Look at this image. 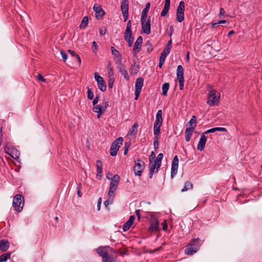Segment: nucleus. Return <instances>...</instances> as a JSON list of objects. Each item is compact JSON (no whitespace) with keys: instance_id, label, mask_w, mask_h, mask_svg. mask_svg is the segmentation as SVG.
<instances>
[{"instance_id":"f257e3e1","label":"nucleus","mask_w":262,"mask_h":262,"mask_svg":"<svg viewBox=\"0 0 262 262\" xmlns=\"http://www.w3.org/2000/svg\"><path fill=\"white\" fill-rule=\"evenodd\" d=\"M201 245V240L199 238H193L190 243L186 246L185 253L188 255H193L199 250Z\"/></svg>"},{"instance_id":"f03ea898","label":"nucleus","mask_w":262,"mask_h":262,"mask_svg":"<svg viewBox=\"0 0 262 262\" xmlns=\"http://www.w3.org/2000/svg\"><path fill=\"white\" fill-rule=\"evenodd\" d=\"M207 89L209 91L207 99V104L211 106H214L219 102L220 94L216 90L213 89L210 85H208Z\"/></svg>"},{"instance_id":"7ed1b4c3","label":"nucleus","mask_w":262,"mask_h":262,"mask_svg":"<svg viewBox=\"0 0 262 262\" xmlns=\"http://www.w3.org/2000/svg\"><path fill=\"white\" fill-rule=\"evenodd\" d=\"M120 180V176L117 174H115L113 177L112 179L111 180V181L108 192V196L109 198L114 196V193L118 188Z\"/></svg>"},{"instance_id":"20e7f679","label":"nucleus","mask_w":262,"mask_h":262,"mask_svg":"<svg viewBox=\"0 0 262 262\" xmlns=\"http://www.w3.org/2000/svg\"><path fill=\"white\" fill-rule=\"evenodd\" d=\"M163 158V155L162 153L159 154L156 160L154 161V164H149V177L151 179L152 177L153 174L155 172V169L156 171L160 168L161 165V161Z\"/></svg>"},{"instance_id":"39448f33","label":"nucleus","mask_w":262,"mask_h":262,"mask_svg":"<svg viewBox=\"0 0 262 262\" xmlns=\"http://www.w3.org/2000/svg\"><path fill=\"white\" fill-rule=\"evenodd\" d=\"M24 204V196L21 194H16L13 199L12 205L15 211L19 212L22 210Z\"/></svg>"},{"instance_id":"423d86ee","label":"nucleus","mask_w":262,"mask_h":262,"mask_svg":"<svg viewBox=\"0 0 262 262\" xmlns=\"http://www.w3.org/2000/svg\"><path fill=\"white\" fill-rule=\"evenodd\" d=\"M162 110H159L156 115V118L154 127V133L156 136L160 135V127L162 124Z\"/></svg>"},{"instance_id":"0eeeda50","label":"nucleus","mask_w":262,"mask_h":262,"mask_svg":"<svg viewBox=\"0 0 262 262\" xmlns=\"http://www.w3.org/2000/svg\"><path fill=\"white\" fill-rule=\"evenodd\" d=\"M124 37L125 40L128 42V46L132 47L134 39L132 32V23L130 20L127 23Z\"/></svg>"},{"instance_id":"6e6552de","label":"nucleus","mask_w":262,"mask_h":262,"mask_svg":"<svg viewBox=\"0 0 262 262\" xmlns=\"http://www.w3.org/2000/svg\"><path fill=\"white\" fill-rule=\"evenodd\" d=\"M123 138L119 137L116 139L111 145L110 149V154L112 156H115L117 154V152L121 145L122 144Z\"/></svg>"},{"instance_id":"1a4fd4ad","label":"nucleus","mask_w":262,"mask_h":262,"mask_svg":"<svg viewBox=\"0 0 262 262\" xmlns=\"http://www.w3.org/2000/svg\"><path fill=\"white\" fill-rule=\"evenodd\" d=\"M185 3L182 1L179 3V5L177 9V20L178 22L181 23L184 19Z\"/></svg>"},{"instance_id":"9d476101","label":"nucleus","mask_w":262,"mask_h":262,"mask_svg":"<svg viewBox=\"0 0 262 262\" xmlns=\"http://www.w3.org/2000/svg\"><path fill=\"white\" fill-rule=\"evenodd\" d=\"M145 168L144 162L139 159L135 162V165L134 167V171L135 175L141 176Z\"/></svg>"},{"instance_id":"9b49d317","label":"nucleus","mask_w":262,"mask_h":262,"mask_svg":"<svg viewBox=\"0 0 262 262\" xmlns=\"http://www.w3.org/2000/svg\"><path fill=\"white\" fill-rule=\"evenodd\" d=\"M144 80L142 77H139L136 79L135 84V98L136 100H137L139 98V95L141 93V89L143 85Z\"/></svg>"},{"instance_id":"f8f14e48","label":"nucleus","mask_w":262,"mask_h":262,"mask_svg":"<svg viewBox=\"0 0 262 262\" xmlns=\"http://www.w3.org/2000/svg\"><path fill=\"white\" fill-rule=\"evenodd\" d=\"M141 23L142 32L146 34H149L151 32L150 16H149L148 20L147 21L146 18H141Z\"/></svg>"},{"instance_id":"ddd939ff","label":"nucleus","mask_w":262,"mask_h":262,"mask_svg":"<svg viewBox=\"0 0 262 262\" xmlns=\"http://www.w3.org/2000/svg\"><path fill=\"white\" fill-rule=\"evenodd\" d=\"M95 79L97 81L98 88L102 92H105L106 90V86L103 78L98 75L97 73L94 74Z\"/></svg>"},{"instance_id":"4468645a","label":"nucleus","mask_w":262,"mask_h":262,"mask_svg":"<svg viewBox=\"0 0 262 262\" xmlns=\"http://www.w3.org/2000/svg\"><path fill=\"white\" fill-rule=\"evenodd\" d=\"M179 159L177 156H175L172 162L171 169V178L172 179L177 174L178 168Z\"/></svg>"},{"instance_id":"2eb2a0df","label":"nucleus","mask_w":262,"mask_h":262,"mask_svg":"<svg viewBox=\"0 0 262 262\" xmlns=\"http://www.w3.org/2000/svg\"><path fill=\"white\" fill-rule=\"evenodd\" d=\"M159 223L156 218L153 219L150 221V226L148 230L151 232H156L159 230Z\"/></svg>"},{"instance_id":"dca6fc26","label":"nucleus","mask_w":262,"mask_h":262,"mask_svg":"<svg viewBox=\"0 0 262 262\" xmlns=\"http://www.w3.org/2000/svg\"><path fill=\"white\" fill-rule=\"evenodd\" d=\"M206 141L207 137L205 135V133H203L201 135V138L199 140L197 149L200 151H202L205 148Z\"/></svg>"},{"instance_id":"f3484780","label":"nucleus","mask_w":262,"mask_h":262,"mask_svg":"<svg viewBox=\"0 0 262 262\" xmlns=\"http://www.w3.org/2000/svg\"><path fill=\"white\" fill-rule=\"evenodd\" d=\"M93 9L95 12L96 17L98 19H100L105 14L103 10L99 6L95 5L93 7Z\"/></svg>"},{"instance_id":"a211bd4d","label":"nucleus","mask_w":262,"mask_h":262,"mask_svg":"<svg viewBox=\"0 0 262 262\" xmlns=\"http://www.w3.org/2000/svg\"><path fill=\"white\" fill-rule=\"evenodd\" d=\"M118 69L119 72L121 73V74L124 76V78L126 80H129V76L128 75L127 71L125 67L120 61L118 64Z\"/></svg>"},{"instance_id":"6ab92c4d","label":"nucleus","mask_w":262,"mask_h":262,"mask_svg":"<svg viewBox=\"0 0 262 262\" xmlns=\"http://www.w3.org/2000/svg\"><path fill=\"white\" fill-rule=\"evenodd\" d=\"M135 217L134 215H131L129 216V220L124 224L123 227V230L124 231H126L130 228L133 225Z\"/></svg>"},{"instance_id":"aec40b11","label":"nucleus","mask_w":262,"mask_h":262,"mask_svg":"<svg viewBox=\"0 0 262 262\" xmlns=\"http://www.w3.org/2000/svg\"><path fill=\"white\" fill-rule=\"evenodd\" d=\"M5 151L6 154L10 155L11 157L13 158L14 159H16L17 157H18L17 156L16 153L18 152V151L16 149H11L10 148L8 145H6L5 147Z\"/></svg>"},{"instance_id":"412c9836","label":"nucleus","mask_w":262,"mask_h":262,"mask_svg":"<svg viewBox=\"0 0 262 262\" xmlns=\"http://www.w3.org/2000/svg\"><path fill=\"white\" fill-rule=\"evenodd\" d=\"M10 243L5 239L0 241V251L3 252L6 251L9 248Z\"/></svg>"},{"instance_id":"4be33fe9","label":"nucleus","mask_w":262,"mask_h":262,"mask_svg":"<svg viewBox=\"0 0 262 262\" xmlns=\"http://www.w3.org/2000/svg\"><path fill=\"white\" fill-rule=\"evenodd\" d=\"M177 77L178 80L184 79V69L181 65H179L177 69Z\"/></svg>"},{"instance_id":"5701e85b","label":"nucleus","mask_w":262,"mask_h":262,"mask_svg":"<svg viewBox=\"0 0 262 262\" xmlns=\"http://www.w3.org/2000/svg\"><path fill=\"white\" fill-rule=\"evenodd\" d=\"M170 4V0H165L164 8L161 13V16H164L167 14L169 10Z\"/></svg>"},{"instance_id":"b1692460","label":"nucleus","mask_w":262,"mask_h":262,"mask_svg":"<svg viewBox=\"0 0 262 262\" xmlns=\"http://www.w3.org/2000/svg\"><path fill=\"white\" fill-rule=\"evenodd\" d=\"M93 111L97 113V118H100L102 114L104 112L103 110L102 106L100 105H97L95 106L93 108Z\"/></svg>"},{"instance_id":"393cba45","label":"nucleus","mask_w":262,"mask_h":262,"mask_svg":"<svg viewBox=\"0 0 262 262\" xmlns=\"http://www.w3.org/2000/svg\"><path fill=\"white\" fill-rule=\"evenodd\" d=\"M107 248H109V247H99L96 249V252L99 255L101 256L102 258L104 256H106L107 254H108L106 251Z\"/></svg>"},{"instance_id":"a878e982","label":"nucleus","mask_w":262,"mask_h":262,"mask_svg":"<svg viewBox=\"0 0 262 262\" xmlns=\"http://www.w3.org/2000/svg\"><path fill=\"white\" fill-rule=\"evenodd\" d=\"M97 165V177L98 179H100L101 178V173L102 172V163L100 160H97L96 161Z\"/></svg>"},{"instance_id":"bb28decb","label":"nucleus","mask_w":262,"mask_h":262,"mask_svg":"<svg viewBox=\"0 0 262 262\" xmlns=\"http://www.w3.org/2000/svg\"><path fill=\"white\" fill-rule=\"evenodd\" d=\"M121 9L122 13L128 12V0H122Z\"/></svg>"},{"instance_id":"cd10ccee","label":"nucleus","mask_w":262,"mask_h":262,"mask_svg":"<svg viewBox=\"0 0 262 262\" xmlns=\"http://www.w3.org/2000/svg\"><path fill=\"white\" fill-rule=\"evenodd\" d=\"M150 4L149 3H146L145 7L142 11L141 18L142 19L147 18V13L149 11Z\"/></svg>"},{"instance_id":"c85d7f7f","label":"nucleus","mask_w":262,"mask_h":262,"mask_svg":"<svg viewBox=\"0 0 262 262\" xmlns=\"http://www.w3.org/2000/svg\"><path fill=\"white\" fill-rule=\"evenodd\" d=\"M141 44L140 42H138L136 41L134 43V46L133 49V52L134 53V56H135L138 53H139L141 49Z\"/></svg>"},{"instance_id":"c756f323","label":"nucleus","mask_w":262,"mask_h":262,"mask_svg":"<svg viewBox=\"0 0 262 262\" xmlns=\"http://www.w3.org/2000/svg\"><path fill=\"white\" fill-rule=\"evenodd\" d=\"M138 127V123H135L129 130L128 134L129 135H131V136L136 135L137 133Z\"/></svg>"},{"instance_id":"7c9ffc66","label":"nucleus","mask_w":262,"mask_h":262,"mask_svg":"<svg viewBox=\"0 0 262 262\" xmlns=\"http://www.w3.org/2000/svg\"><path fill=\"white\" fill-rule=\"evenodd\" d=\"M11 252H7L2 254L0 256V262L6 261L8 259L10 258Z\"/></svg>"},{"instance_id":"2f4dec72","label":"nucleus","mask_w":262,"mask_h":262,"mask_svg":"<svg viewBox=\"0 0 262 262\" xmlns=\"http://www.w3.org/2000/svg\"><path fill=\"white\" fill-rule=\"evenodd\" d=\"M169 88V83H165L163 84L162 89V94L166 96L167 95V91Z\"/></svg>"},{"instance_id":"473e14b6","label":"nucleus","mask_w":262,"mask_h":262,"mask_svg":"<svg viewBox=\"0 0 262 262\" xmlns=\"http://www.w3.org/2000/svg\"><path fill=\"white\" fill-rule=\"evenodd\" d=\"M193 188V185L190 182L187 181L185 183L184 188L181 190L182 192H184L187 190L191 189Z\"/></svg>"},{"instance_id":"72a5a7b5","label":"nucleus","mask_w":262,"mask_h":262,"mask_svg":"<svg viewBox=\"0 0 262 262\" xmlns=\"http://www.w3.org/2000/svg\"><path fill=\"white\" fill-rule=\"evenodd\" d=\"M88 21H89L88 17L84 16L81 21V24L80 25V28L81 29H82V28H84L85 27H86V26L88 25Z\"/></svg>"},{"instance_id":"f704fd0d","label":"nucleus","mask_w":262,"mask_h":262,"mask_svg":"<svg viewBox=\"0 0 262 262\" xmlns=\"http://www.w3.org/2000/svg\"><path fill=\"white\" fill-rule=\"evenodd\" d=\"M196 118L195 116H193L191 119L189 120L188 124L190 126L196 127Z\"/></svg>"},{"instance_id":"c9c22d12","label":"nucleus","mask_w":262,"mask_h":262,"mask_svg":"<svg viewBox=\"0 0 262 262\" xmlns=\"http://www.w3.org/2000/svg\"><path fill=\"white\" fill-rule=\"evenodd\" d=\"M107 70L108 77H113L114 76V72L113 68L112 67L111 63L110 62H109L107 64Z\"/></svg>"},{"instance_id":"e433bc0d","label":"nucleus","mask_w":262,"mask_h":262,"mask_svg":"<svg viewBox=\"0 0 262 262\" xmlns=\"http://www.w3.org/2000/svg\"><path fill=\"white\" fill-rule=\"evenodd\" d=\"M111 51L113 55L116 56V57H121V55H120L119 52L115 49L114 47H111Z\"/></svg>"},{"instance_id":"4c0bfd02","label":"nucleus","mask_w":262,"mask_h":262,"mask_svg":"<svg viewBox=\"0 0 262 262\" xmlns=\"http://www.w3.org/2000/svg\"><path fill=\"white\" fill-rule=\"evenodd\" d=\"M170 51V50L167 51L166 49H164L163 51L161 53L160 58L161 59H164V60H165L167 55L169 53Z\"/></svg>"},{"instance_id":"58836bf2","label":"nucleus","mask_w":262,"mask_h":262,"mask_svg":"<svg viewBox=\"0 0 262 262\" xmlns=\"http://www.w3.org/2000/svg\"><path fill=\"white\" fill-rule=\"evenodd\" d=\"M102 262H112V257L108 254L102 257Z\"/></svg>"},{"instance_id":"ea45409f","label":"nucleus","mask_w":262,"mask_h":262,"mask_svg":"<svg viewBox=\"0 0 262 262\" xmlns=\"http://www.w3.org/2000/svg\"><path fill=\"white\" fill-rule=\"evenodd\" d=\"M155 152H154V151H152L151 152V154L149 156V164H154L153 161H155Z\"/></svg>"},{"instance_id":"a19ab883","label":"nucleus","mask_w":262,"mask_h":262,"mask_svg":"<svg viewBox=\"0 0 262 262\" xmlns=\"http://www.w3.org/2000/svg\"><path fill=\"white\" fill-rule=\"evenodd\" d=\"M108 85L109 88H112L114 82V78L113 77H108Z\"/></svg>"},{"instance_id":"79ce46f5","label":"nucleus","mask_w":262,"mask_h":262,"mask_svg":"<svg viewBox=\"0 0 262 262\" xmlns=\"http://www.w3.org/2000/svg\"><path fill=\"white\" fill-rule=\"evenodd\" d=\"M88 97L90 100H92L94 98L93 93L92 90L89 88L88 90Z\"/></svg>"},{"instance_id":"37998d69","label":"nucleus","mask_w":262,"mask_h":262,"mask_svg":"<svg viewBox=\"0 0 262 262\" xmlns=\"http://www.w3.org/2000/svg\"><path fill=\"white\" fill-rule=\"evenodd\" d=\"M129 146H130L129 143H128L127 142H126L125 143L124 147V155H127Z\"/></svg>"},{"instance_id":"c03bdc74","label":"nucleus","mask_w":262,"mask_h":262,"mask_svg":"<svg viewBox=\"0 0 262 262\" xmlns=\"http://www.w3.org/2000/svg\"><path fill=\"white\" fill-rule=\"evenodd\" d=\"M113 197H110V198L108 197V199L104 202V204L106 207H107L109 204H111L113 203Z\"/></svg>"},{"instance_id":"a18cd8bd","label":"nucleus","mask_w":262,"mask_h":262,"mask_svg":"<svg viewBox=\"0 0 262 262\" xmlns=\"http://www.w3.org/2000/svg\"><path fill=\"white\" fill-rule=\"evenodd\" d=\"M159 139L158 138V136H156V137L154 138V145L155 148L156 149L158 148L159 146V142H158Z\"/></svg>"},{"instance_id":"49530a36","label":"nucleus","mask_w":262,"mask_h":262,"mask_svg":"<svg viewBox=\"0 0 262 262\" xmlns=\"http://www.w3.org/2000/svg\"><path fill=\"white\" fill-rule=\"evenodd\" d=\"M60 54L62 56V59H63V61L64 62H65L66 61V60L67 59V58H68V55H67V54L66 52H64V51H62V50L60 51Z\"/></svg>"},{"instance_id":"de8ad7c7","label":"nucleus","mask_w":262,"mask_h":262,"mask_svg":"<svg viewBox=\"0 0 262 262\" xmlns=\"http://www.w3.org/2000/svg\"><path fill=\"white\" fill-rule=\"evenodd\" d=\"M185 140L187 142H189L190 140V138H191V135L192 134H191L190 133L186 132V131H185Z\"/></svg>"},{"instance_id":"09e8293b","label":"nucleus","mask_w":262,"mask_h":262,"mask_svg":"<svg viewBox=\"0 0 262 262\" xmlns=\"http://www.w3.org/2000/svg\"><path fill=\"white\" fill-rule=\"evenodd\" d=\"M171 45H172V40H171V39H170L168 41L166 47L165 48V49H166L167 51H168V50L170 51L171 48Z\"/></svg>"},{"instance_id":"8fccbe9b","label":"nucleus","mask_w":262,"mask_h":262,"mask_svg":"<svg viewBox=\"0 0 262 262\" xmlns=\"http://www.w3.org/2000/svg\"><path fill=\"white\" fill-rule=\"evenodd\" d=\"M178 81H179V83L180 89L181 90H183L184 79H180V80H178Z\"/></svg>"},{"instance_id":"3c124183","label":"nucleus","mask_w":262,"mask_h":262,"mask_svg":"<svg viewBox=\"0 0 262 262\" xmlns=\"http://www.w3.org/2000/svg\"><path fill=\"white\" fill-rule=\"evenodd\" d=\"M92 48H93V51L94 52H96V51H97L98 49V46L97 45L96 42L95 41H94L92 43Z\"/></svg>"},{"instance_id":"603ef678","label":"nucleus","mask_w":262,"mask_h":262,"mask_svg":"<svg viewBox=\"0 0 262 262\" xmlns=\"http://www.w3.org/2000/svg\"><path fill=\"white\" fill-rule=\"evenodd\" d=\"M195 127L190 126V127L186 128L185 131H186V132H188V133H190L192 134V133L193 132L194 130Z\"/></svg>"},{"instance_id":"864d4df0","label":"nucleus","mask_w":262,"mask_h":262,"mask_svg":"<svg viewBox=\"0 0 262 262\" xmlns=\"http://www.w3.org/2000/svg\"><path fill=\"white\" fill-rule=\"evenodd\" d=\"M37 78L39 81H42L43 82H45L46 81V80L44 78V77L41 75V74H38Z\"/></svg>"},{"instance_id":"5fc2aeb1","label":"nucleus","mask_w":262,"mask_h":262,"mask_svg":"<svg viewBox=\"0 0 262 262\" xmlns=\"http://www.w3.org/2000/svg\"><path fill=\"white\" fill-rule=\"evenodd\" d=\"M101 202H102V199H101V198H99L98 200V202H97V210H100V209Z\"/></svg>"},{"instance_id":"6e6d98bb","label":"nucleus","mask_w":262,"mask_h":262,"mask_svg":"<svg viewBox=\"0 0 262 262\" xmlns=\"http://www.w3.org/2000/svg\"><path fill=\"white\" fill-rule=\"evenodd\" d=\"M106 29L104 27H102L100 29V34L101 35H104L106 33Z\"/></svg>"},{"instance_id":"4d7b16f0","label":"nucleus","mask_w":262,"mask_h":262,"mask_svg":"<svg viewBox=\"0 0 262 262\" xmlns=\"http://www.w3.org/2000/svg\"><path fill=\"white\" fill-rule=\"evenodd\" d=\"M103 105L102 106V108H103V110H104V111L105 112V111L106 110V109L108 107V101H105V102H103Z\"/></svg>"},{"instance_id":"13d9d810","label":"nucleus","mask_w":262,"mask_h":262,"mask_svg":"<svg viewBox=\"0 0 262 262\" xmlns=\"http://www.w3.org/2000/svg\"><path fill=\"white\" fill-rule=\"evenodd\" d=\"M165 60H164V59H161L160 58L159 59V68H162V67L163 66L164 63V61H165Z\"/></svg>"},{"instance_id":"bf43d9fd","label":"nucleus","mask_w":262,"mask_h":262,"mask_svg":"<svg viewBox=\"0 0 262 262\" xmlns=\"http://www.w3.org/2000/svg\"><path fill=\"white\" fill-rule=\"evenodd\" d=\"M124 21L125 22L128 19V12L123 13Z\"/></svg>"},{"instance_id":"052dcab7","label":"nucleus","mask_w":262,"mask_h":262,"mask_svg":"<svg viewBox=\"0 0 262 262\" xmlns=\"http://www.w3.org/2000/svg\"><path fill=\"white\" fill-rule=\"evenodd\" d=\"M215 131H223V132H226L227 130L226 128L224 127H215Z\"/></svg>"},{"instance_id":"680f3d73","label":"nucleus","mask_w":262,"mask_h":262,"mask_svg":"<svg viewBox=\"0 0 262 262\" xmlns=\"http://www.w3.org/2000/svg\"><path fill=\"white\" fill-rule=\"evenodd\" d=\"M135 213L138 217V219L140 220L141 218L140 210L139 209L136 210Z\"/></svg>"},{"instance_id":"e2e57ef3","label":"nucleus","mask_w":262,"mask_h":262,"mask_svg":"<svg viewBox=\"0 0 262 262\" xmlns=\"http://www.w3.org/2000/svg\"><path fill=\"white\" fill-rule=\"evenodd\" d=\"M215 132V128L214 127V128H212L207 130L204 133L205 134H208V133H214Z\"/></svg>"},{"instance_id":"0e129e2a","label":"nucleus","mask_w":262,"mask_h":262,"mask_svg":"<svg viewBox=\"0 0 262 262\" xmlns=\"http://www.w3.org/2000/svg\"><path fill=\"white\" fill-rule=\"evenodd\" d=\"M68 53H69L72 56L76 57V56L77 55L74 51H72L71 50H68Z\"/></svg>"},{"instance_id":"69168bd1","label":"nucleus","mask_w":262,"mask_h":262,"mask_svg":"<svg viewBox=\"0 0 262 262\" xmlns=\"http://www.w3.org/2000/svg\"><path fill=\"white\" fill-rule=\"evenodd\" d=\"M99 97L98 96H97L95 99H94L93 101V105H96L98 102V100H99Z\"/></svg>"},{"instance_id":"338daca9","label":"nucleus","mask_w":262,"mask_h":262,"mask_svg":"<svg viewBox=\"0 0 262 262\" xmlns=\"http://www.w3.org/2000/svg\"><path fill=\"white\" fill-rule=\"evenodd\" d=\"M162 226H163V229L164 230H167V224L166 223V221H164L163 223H162Z\"/></svg>"},{"instance_id":"774afa93","label":"nucleus","mask_w":262,"mask_h":262,"mask_svg":"<svg viewBox=\"0 0 262 262\" xmlns=\"http://www.w3.org/2000/svg\"><path fill=\"white\" fill-rule=\"evenodd\" d=\"M142 41L143 38L141 36H139L136 40V41H137L138 42H140V43H141V45L142 43Z\"/></svg>"}]
</instances>
